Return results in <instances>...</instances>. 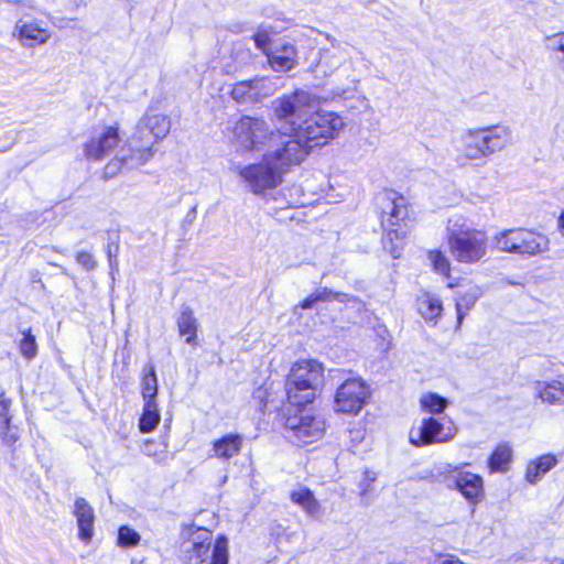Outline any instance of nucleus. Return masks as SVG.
Masks as SVG:
<instances>
[{
  "instance_id": "obj_1",
  "label": "nucleus",
  "mask_w": 564,
  "mask_h": 564,
  "mask_svg": "<svg viewBox=\"0 0 564 564\" xmlns=\"http://www.w3.org/2000/svg\"><path fill=\"white\" fill-rule=\"evenodd\" d=\"M284 398L279 411L283 429L297 446H306L323 438L326 422L307 411L319 398V390H310L283 382Z\"/></svg>"
},
{
  "instance_id": "obj_2",
  "label": "nucleus",
  "mask_w": 564,
  "mask_h": 564,
  "mask_svg": "<svg viewBox=\"0 0 564 564\" xmlns=\"http://www.w3.org/2000/svg\"><path fill=\"white\" fill-rule=\"evenodd\" d=\"M375 210L382 230L383 249L393 259L401 258L405 240L416 221L413 204L402 193L386 187L375 197Z\"/></svg>"
},
{
  "instance_id": "obj_3",
  "label": "nucleus",
  "mask_w": 564,
  "mask_h": 564,
  "mask_svg": "<svg viewBox=\"0 0 564 564\" xmlns=\"http://www.w3.org/2000/svg\"><path fill=\"white\" fill-rule=\"evenodd\" d=\"M183 543L188 545L181 556L182 564H229L230 545L225 534L214 536L212 530L195 524H184Z\"/></svg>"
},
{
  "instance_id": "obj_4",
  "label": "nucleus",
  "mask_w": 564,
  "mask_h": 564,
  "mask_svg": "<svg viewBox=\"0 0 564 564\" xmlns=\"http://www.w3.org/2000/svg\"><path fill=\"white\" fill-rule=\"evenodd\" d=\"M171 121L164 113L149 111L135 124L129 141V158L137 164L150 162L156 145L170 133Z\"/></svg>"
},
{
  "instance_id": "obj_5",
  "label": "nucleus",
  "mask_w": 564,
  "mask_h": 564,
  "mask_svg": "<svg viewBox=\"0 0 564 564\" xmlns=\"http://www.w3.org/2000/svg\"><path fill=\"white\" fill-rule=\"evenodd\" d=\"M231 134L235 143L247 152L273 148L278 139L285 135L280 130L269 129L264 118L248 115L241 116L234 123Z\"/></svg>"
},
{
  "instance_id": "obj_6",
  "label": "nucleus",
  "mask_w": 564,
  "mask_h": 564,
  "mask_svg": "<svg viewBox=\"0 0 564 564\" xmlns=\"http://www.w3.org/2000/svg\"><path fill=\"white\" fill-rule=\"evenodd\" d=\"M446 242L457 263L476 264L488 253V237L485 231L465 225L451 230Z\"/></svg>"
},
{
  "instance_id": "obj_7",
  "label": "nucleus",
  "mask_w": 564,
  "mask_h": 564,
  "mask_svg": "<svg viewBox=\"0 0 564 564\" xmlns=\"http://www.w3.org/2000/svg\"><path fill=\"white\" fill-rule=\"evenodd\" d=\"M508 137V129L500 126L469 129L463 138L462 155L466 160L486 159L502 150L507 145Z\"/></svg>"
},
{
  "instance_id": "obj_8",
  "label": "nucleus",
  "mask_w": 564,
  "mask_h": 564,
  "mask_svg": "<svg viewBox=\"0 0 564 564\" xmlns=\"http://www.w3.org/2000/svg\"><path fill=\"white\" fill-rule=\"evenodd\" d=\"M499 250L508 253L534 257L549 251L546 235L525 227H514L500 231L495 237Z\"/></svg>"
},
{
  "instance_id": "obj_9",
  "label": "nucleus",
  "mask_w": 564,
  "mask_h": 564,
  "mask_svg": "<svg viewBox=\"0 0 564 564\" xmlns=\"http://www.w3.org/2000/svg\"><path fill=\"white\" fill-rule=\"evenodd\" d=\"M341 118L329 111H314L302 123L293 128L296 137H301L311 150L323 147L333 140L343 128Z\"/></svg>"
},
{
  "instance_id": "obj_10",
  "label": "nucleus",
  "mask_w": 564,
  "mask_h": 564,
  "mask_svg": "<svg viewBox=\"0 0 564 564\" xmlns=\"http://www.w3.org/2000/svg\"><path fill=\"white\" fill-rule=\"evenodd\" d=\"M371 390L359 376L345 379L335 390L333 409L337 414L357 416L369 402Z\"/></svg>"
},
{
  "instance_id": "obj_11",
  "label": "nucleus",
  "mask_w": 564,
  "mask_h": 564,
  "mask_svg": "<svg viewBox=\"0 0 564 564\" xmlns=\"http://www.w3.org/2000/svg\"><path fill=\"white\" fill-rule=\"evenodd\" d=\"M238 175L254 195H264L283 182V171L265 153L256 163L238 169Z\"/></svg>"
},
{
  "instance_id": "obj_12",
  "label": "nucleus",
  "mask_w": 564,
  "mask_h": 564,
  "mask_svg": "<svg viewBox=\"0 0 564 564\" xmlns=\"http://www.w3.org/2000/svg\"><path fill=\"white\" fill-rule=\"evenodd\" d=\"M469 463L448 466L443 473V480L448 488L457 490L466 501L478 505L485 498L484 479L480 475L466 470Z\"/></svg>"
},
{
  "instance_id": "obj_13",
  "label": "nucleus",
  "mask_w": 564,
  "mask_h": 564,
  "mask_svg": "<svg viewBox=\"0 0 564 564\" xmlns=\"http://www.w3.org/2000/svg\"><path fill=\"white\" fill-rule=\"evenodd\" d=\"M121 142V127L118 121H115L102 126L83 143V154L88 161L100 162L112 154Z\"/></svg>"
},
{
  "instance_id": "obj_14",
  "label": "nucleus",
  "mask_w": 564,
  "mask_h": 564,
  "mask_svg": "<svg viewBox=\"0 0 564 564\" xmlns=\"http://www.w3.org/2000/svg\"><path fill=\"white\" fill-rule=\"evenodd\" d=\"M275 145L274 151L265 154L282 169L283 173L293 166L300 165L312 152L310 145L301 137H296L294 129H292V133L288 135L286 140L278 139Z\"/></svg>"
},
{
  "instance_id": "obj_15",
  "label": "nucleus",
  "mask_w": 564,
  "mask_h": 564,
  "mask_svg": "<svg viewBox=\"0 0 564 564\" xmlns=\"http://www.w3.org/2000/svg\"><path fill=\"white\" fill-rule=\"evenodd\" d=\"M324 380V365L313 358H301L295 360L284 377V382L286 383L319 391L323 389Z\"/></svg>"
},
{
  "instance_id": "obj_16",
  "label": "nucleus",
  "mask_w": 564,
  "mask_h": 564,
  "mask_svg": "<svg viewBox=\"0 0 564 564\" xmlns=\"http://www.w3.org/2000/svg\"><path fill=\"white\" fill-rule=\"evenodd\" d=\"M446 288L449 290L455 289H464L458 292L454 303H455V318L452 322L451 328L454 332H457L462 328L463 321L469 310H471L477 301L482 296L484 290L480 285L475 283L471 280H465L462 278H456L446 283Z\"/></svg>"
},
{
  "instance_id": "obj_17",
  "label": "nucleus",
  "mask_w": 564,
  "mask_h": 564,
  "mask_svg": "<svg viewBox=\"0 0 564 564\" xmlns=\"http://www.w3.org/2000/svg\"><path fill=\"white\" fill-rule=\"evenodd\" d=\"M454 433L446 432L444 424L434 416L424 417L417 429L410 432V443L416 447H425L451 441Z\"/></svg>"
},
{
  "instance_id": "obj_18",
  "label": "nucleus",
  "mask_w": 564,
  "mask_h": 564,
  "mask_svg": "<svg viewBox=\"0 0 564 564\" xmlns=\"http://www.w3.org/2000/svg\"><path fill=\"white\" fill-rule=\"evenodd\" d=\"M417 314L432 327L438 326L445 315V307L442 299L431 292L423 290L415 299Z\"/></svg>"
},
{
  "instance_id": "obj_19",
  "label": "nucleus",
  "mask_w": 564,
  "mask_h": 564,
  "mask_svg": "<svg viewBox=\"0 0 564 564\" xmlns=\"http://www.w3.org/2000/svg\"><path fill=\"white\" fill-rule=\"evenodd\" d=\"M14 36L24 45L34 47L47 43L52 32L40 20L19 21Z\"/></svg>"
},
{
  "instance_id": "obj_20",
  "label": "nucleus",
  "mask_w": 564,
  "mask_h": 564,
  "mask_svg": "<svg viewBox=\"0 0 564 564\" xmlns=\"http://www.w3.org/2000/svg\"><path fill=\"white\" fill-rule=\"evenodd\" d=\"M74 516L78 528V539L89 544L95 533V512L90 503L83 497H78L74 501Z\"/></svg>"
},
{
  "instance_id": "obj_21",
  "label": "nucleus",
  "mask_w": 564,
  "mask_h": 564,
  "mask_svg": "<svg viewBox=\"0 0 564 564\" xmlns=\"http://www.w3.org/2000/svg\"><path fill=\"white\" fill-rule=\"evenodd\" d=\"M267 62L274 72H289L297 64V50L294 44L285 42L265 55Z\"/></svg>"
},
{
  "instance_id": "obj_22",
  "label": "nucleus",
  "mask_w": 564,
  "mask_h": 564,
  "mask_svg": "<svg viewBox=\"0 0 564 564\" xmlns=\"http://www.w3.org/2000/svg\"><path fill=\"white\" fill-rule=\"evenodd\" d=\"M243 436L238 433H227L212 443L213 456L220 460H230L241 453Z\"/></svg>"
},
{
  "instance_id": "obj_23",
  "label": "nucleus",
  "mask_w": 564,
  "mask_h": 564,
  "mask_svg": "<svg viewBox=\"0 0 564 564\" xmlns=\"http://www.w3.org/2000/svg\"><path fill=\"white\" fill-rule=\"evenodd\" d=\"M535 398L547 405L564 406V380L552 379L534 383Z\"/></svg>"
},
{
  "instance_id": "obj_24",
  "label": "nucleus",
  "mask_w": 564,
  "mask_h": 564,
  "mask_svg": "<svg viewBox=\"0 0 564 564\" xmlns=\"http://www.w3.org/2000/svg\"><path fill=\"white\" fill-rule=\"evenodd\" d=\"M557 463L556 455L552 453L542 454L530 459L525 465L524 480L530 485L538 484Z\"/></svg>"
},
{
  "instance_id": "obj_25",
  "label": "nucleus",
  "mask_w": 564,
  "mask_h": 564,
  "mask_svg": "<svg viewBox=\"0 0 564 564\" xmlns=\"http://www.w3.org/2000/svg\"><path fill=\"white\" fill-rule=\"evenodd\" d=\"M513 459V451L506 443L497 444L487 458V467L490 474H505L510 469Z\"/></svg>"
},
{
  "instance_id": "obj_26",
  "label": "nucleus",
  "mask_w": 564,
  "mask_h": 564,
  "mask_svg": "<svg viewBox=\"0 0 564 564\" xmlns=\"http://www.w3.org/2000/svg\"><path fill=\"white\" fill-rule=\"evenodd\" d=\"M178 335L185 343L192 346L197 345L198 323L194 311L189 306H183L176 321Z\"/></svg>"
},
{
  "instance_id": "obj_27",
  "label": "nucleus",
  "mask_w": 564,
  "mask_h": 564,
  "mask_svg": "<svg viewBox=\"0 0 564 564\" xmlns=\"http://www.w3.org/2000/svg\"><path fill=\"white\" fill-rule=\"evenodd\" d=\"M290 500L301 507L307 516L316 517L321 513V503L308 487H301L297 490L291 491Z\"/></svg>"
},
{
  "instance_id": "obj_28",
  "label": "nucleus",
  "mask_w": 564,
  "mask_h": 564,
  "mask_svg": "<svg viewBox=\"0 0 564 564\" xmlns=\"http://www.w3.org/2000/svg\"><path fill=\"white\" fill-rule=\"evenodd\" d=\"M160 422L161 412L158 401H144L138 424L140 433L148 434L153 432L159 426Z\"/></svg>"
},
{
  "instance_id": "obj_29",
  "label": "nucleus",
  "mask_w": 564,
  "mask_h": 564,
  "mask_svg": "<svg viewBox=\"0 0 564 564\" xmlns=\"http://www.w3.org/2000/svg\"><path fill=\"white\" fill-rule=\"evenodd\" d=\"M273 112L278 120L288 121L299 113V93L286 94L279 97L273 106Z\"/></svg>"
},
{
  "instance_id": "obj_30",
  "label": "nucleus",
  "mask_w": 564,
  "mask_h": 564,
  "mask_svg": "<svg viewBox=\"0 0 564 564\" xmlns=\"http://www.w3.org/2000/svg\"><path fill=\"white\" fill-rule=\"evenodd\" d=\"M427 259L430 261L432 271L442 276L443 279H446L447 282L453 280L452 278V262L446 257L443 250L435 248L430 249L426 252Z\"/></svg>"
},
{
  "instance_id": "obj_31",
  "label": "nucleus",
  "mask_w": 564,
  "mask_h": 564,
  "mask_svg": "<svg viewBox=\"0 0 564 564\" xmlns=\"http://www.w3.org/2000/svg\"><path fill=\"white\" fill-rule=\"evenodd\" d=\"M159 393V383L153 366H149L143 370L141 376V395L143 401L151 400L156 401Z\"/></svg>"
},
{
  "instance_id": "obj_32",
  "label": "nucleus",
  "mask_w": 564,
  "mask_h": 564,
  "mask_svg": "<svg viewBox=\"0 0 564 564\" xmlns=\"http://www.w3.org/2000/svg\"><path fill=\"white\" fill-rule=\"evenodd\" d=\"M254 80H241L232 85L230 96L237 102H250L257 98Z\"/></svg>"
},
{
  "instance_id": "obj_33",
  "label": "nucleus",
  "mask_w": 564,
  "mask_h": 564,
  "mask_svg": "<svg viewBox=\"0 0 564 564\" xmlns=\"http://www.w3.org/2000/svg\"><path fill=\"white\" fill-rule=\"evenodd\" d=\"M420 405L426 413L442 414L446 410L448 401L435 392H427L421 397Z\"/></svg>"
},
{
  "instance_id": "obj_34",
  "label": "nucleus",
  "mask_w": 564,
  "mask_h": 564,
  "mask_svg": "<svg viewBox=\"0 0 564 564\" xmlns=\"http://www.w3.org/2000/svg\"><path fill=\"white\" fill-rule=\"evenodd\" d=\"M18 347L21 356L28 361L33 360L37 356L39 347L31 328L22 332V338L19 340Z\"/></svg>"
},
{
  "instance_id": "obj_35",
  "label": "nucleus",
  "mask_w": 564,
  "mask_h": 564,
  "mask_svg": "<svg viewBox=\"0 0 564 564\" xmlns=\"http://www.w3.org/2000/svg\"><path fill=\"white\" fill-rule=\"evenodd\" d=\"M335 299H337V294L334 293L333 291H330L329 289L324 288L322 291L315 292V293H311L310 295L304 297L297 304V306L301 310H310V308H312L318 302H328V301H332V300H335Z\"/></svg>"
},
{
  "instance_id": "obj_36",
  "label": "nucleus",
  "mask_w": 564,
  "mask_h": 564,
  "mask_svg": "<svg viewBox=\"0 0 564 564\" xmlns=\"http://www.w3.org/2000/svg\"><path fill=\"white\" fill-rule=\"evenodd\" d=\"M141 541L140 534L129 525H120L117 535V545L120 547H133Z\"/></svg>"
},
{
  "instance_id": "obj_37",
  "label": "nucleus",
  "mask_w": 564,
  "mask_h": 564,
  "mask_svg": "<svg viewBox=\"0 0 564 564\" xmlns=\"http://www.w3.org/2000/svg\"><path fill=\"white\" fill-rule=\"evenodd\" d=\"M129 156H113L110 159L102 169L104 178L109 180L113 178L120 173H122L123 169L127 165Z\"/></svg>"
},
{
  "instance_id": "obj_38",
  "label": "nucleus",
  "mask_w": 564,
  "mask_h": 564,
  "mask_svg": "<svg viewBox=\"0 0 564 564\" xmlns=\"http://www.w3.org/2000/svg\"><path fill=\"white\" fill-rule=\"evenodd\" d=\"M12 404L11 398L7 395L6 389L0 386V427H9L12 416L10 408Z\"/></svg>"
},
{
  "instance_id": "obj_39",
  "label": "nucleus",
  "mask_w": 564,
  "mask_h": 564,
  "mask_svg": "<svg viewBox=\"0 0 564 564\" xmlns=\"http://www.w3.org/2000/svg\"><path fill=\"white\" fill-rule=\"evenodd\" d=\"M549 40V48L556 54L557 62L564 67V32L555 34Z\"/></svg>"
},
{
  "instance_id": "obj_40",
  "label": "nucleus",
  "mask_w": 564,
  "mask_h": 564,
  "mask_svg": "<svg viewBox=\"0 0 564 564\" xmlns=\"http://www.w3.org/2000/svg\"><path fill=\"white\" fill-rule=\"evenodd\" d=\"M75 260L86 271H93L98 265L94 254L86 250L77 251L75 253Z\"/></svg>"
},
{
  "instance_id": "obj_41",
  "label": "nucleus",
  "mask_w": 564,
  "mask_h": 564,
  "mask_svg": "<svg viewBox=\"0 0 564 564\" xmlns=\"http://www.w3.org/2000/svg\"><path fill=\"white\" fill-rule=\"evenodd\" d=\"M252 40L254 41L256 46L261 50L264 55L272 50L270 47L271 37L268 31H258L252 35Z\"/></svg>"
},
{
  "instance_id": "obj_42",
  "label": "nucleus",
  "mask_w": 564,
  "mask_h": 564,
  "mask_svg": "<svg viewBox=\"0 0 564 564\" xmlns=\"http://www.w3.org/2000/svg\"><path fill=\"white\" fill-rule=\"evenodd\" d=\"M1 440L4 444L12 446L17 441L18 436L15 434L10 433L11 425L7 427H1Z\"/></svg>"
},
{
  "instance_id": "obj_43",
  "label": "nucleus",
  "mask_w": 564,
  "mask_h": 564,
  "mask_svg": "<svg viewBox=\"0 0 564 564\" xmlns=\"http://www.w3.org/2000/svg\"><path fill=\"white\" fill-rule=\"evenodd\" d=\"M118 251H119L118 242L109 243L107 246V254H108V258H109L110 262H111L112 258L115 259L117 257Z\"/></svg>"
},
{
  "instance_id": "obj_44",
  "label": "nucleus",
  "mask_w": 564,
  "mask_h": 564,
  "mask_svg": "<svg viewBox=\"0 0 564 564\" xmlns=\"http://www.w3.org/2000/svg\"><path fill=\"white\" fill-rule=\"evenodd\" d=\"M557 230L561 236L564 237V209L560 213L557 217Z\"/></svg>"
}]
</instances>
